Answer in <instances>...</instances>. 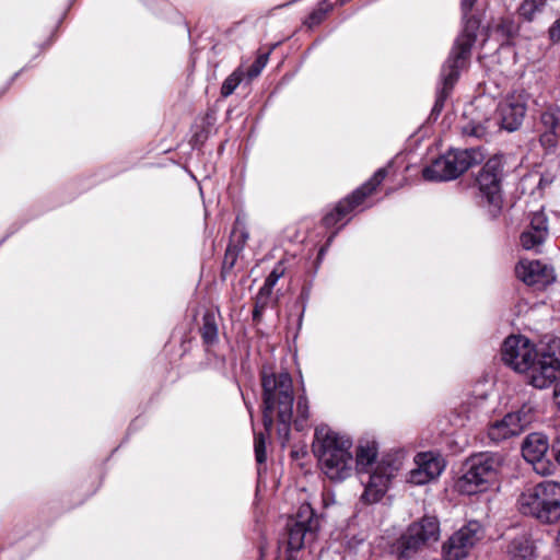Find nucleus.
<instances>
[{"instance_id":"obj_12","label":"nucleus","mask_w":560,"mask_h":560,"mask_svg":"<svg viewBox=\"0 0 560 560\" xmlns=\"http://www.w3.org/2000/svg\"><path fill=\"white\" fill-rule=\"evenodd\" d=\"M560 372V358L555 353L542 352L530 363L527 374L529 383L536 388H546L555 382Z\"/></svg>"},{"instance_id":"obj_14","label":"nucleus","mask_w":560,"mask_h":560,"mask_svg":"<svg viewBox=\"0 0 560 560\" xmlns=\"http://www.w3.org/2000/svg\"><path fill=\"white\" fill-rule=\"evenodd\" d=\"M416 468L411 469L408 481L421 486L436 479L445 468L443 458L433 452L419 453L415 457Z\"/></svg>"},{"instance_id":"obj_17","label":"nucleus","mask_w":560,"mask_h":560,"mask_svg":"<svg viewBox=\"0 0 560 560\" xmlns=\"http://www.w3.org/2000/svg\"><path fill=\"white\" fill-rule=\"evenodd\" d=\"M397 467L392 465H378L376 469L369 475L365 483L364 492L362 493V501L365 503L378 502L388 489L392 478L397 471Z\"/></svg>"},{"instance_id":"obj_15","label":"nucleus","mask_w":560,"mask_h":560,"mask_svg":"<svg viewBox=\"0 0 560 560\" xmlns=\"http://www.w3.org/2000/svg\"><path fill=\"white\" fill-rule=\"evenodd\" d=\"M516 276L527 285L544 289L555 280L552 268L539 260H521L515 267Z\"/></svg>"},{"instance_id":"obj_10","label":"nucleus","mask_w":560,"mask_h":560,"mask_svg":"<svg viewBox=\"0 0 560 560\" xmlns=\"http://www.w3.org/2000/svg\"><path fill=\"white\" fill-rule=\"evenodd\" d=\"M501 355L506 365L516 372L523 373L529 369L538 353L528 338L510 336L503 342Z\"/></svg>"},{"instance_id":"obj_16","label":"nucleus","mask_w":560,"mask_h":560,"mask_svg":"<svg viewBox=\"0 0 560 560\" xmlns=\"http://www.w3.org/2000/svg\"><path fill=\"white\" fill-rule=\"evenodd\" d=\"M549 236L548 219L544 211H536L530 215L528 226L520 236L521 245L526 250L540 253L541 247Z\"/></svg>"},{"instance_id":"obj_1","label":"nucleus","mask_w":560,"mask_h":560,"mask_svg":"<svg viewBox=\"0 0 560 560\" xmlns=\"http://www.w3.org/2000/svg\"><path fill=\"white\" fill-rule=\"evenodd\" d=\"M262 387V422L267 434H270L275 421L278 422V436L282 444L290 439V427L293 422L298 431L307 428L310 418L308 400L301 395L298 398L295 418L293 419L294 390L292 377L288 372L275 373L261 371Z\"/></svg>"},{"instance_id":"obj_30","label":"nucleus","mask_w":560,"mask_h":560,"mask_svg":"<svg viewBox=\"0 0 560 560\" xmlns=\"http://www.w3.org/2000/svg\"><path fill=\"white\" fill-rule=\"evenodd\" d=\"M511 413L517 417L520 420L521 429L523 431L534 420L535 417V410L530 404H524L520 410Z\"/></svg>"},{"instance_id":"obj_27","label":"nucleus","mask_w":560,"mask_h":560,"mask_svg":"<svg viewBox=\"0 0 560 560\" xmlns=\"http://www.w3.org/2000/svg\"><path fill=\"white\" fill-rule=\"evenodd\" d=\"M244 77V73L241 68H237L234 72H232L223 82L221 86V95L223 97H228L236 90L240 85Z\"/></svg>"},{"instance_id":"obj_6","label":"nucleus","mask_w":560,"mask_h":560,"mask_svg":"<svg viewBox=\"0 0 560 560\" xmlns=\"http://www.w3.org/2000/svg\"><path fill=\"white\" fill-rule=\"evenodd\" d=\"M502 158L494 155L485 163L477 177L481 202L489 208V212L494 217L500 212L502 206Z\"/></svg>"},{"instance_id":"obj_25","label":"nucleus","mask_w":560,"mask_h":560,"mask_svg":"<svg viewBox=\"0 0 560 560\" xmlns=\"http://www.w3.org/2000/svg\"><path fill=\"white\" fill-rule=\"evenodd\" d=\"M200 334L205 343L214 345L218 342V325L213 313L207 312L203 315Z\"/></svg>"},{"instance_id":"obj_9","label":"nucleus","mask_w":560,"mask_h":560,"mask_svg":"<svg viewBox=\"0 0 560 560\" xmlns=\"http://www.w3.org/2000/svg\"><path fill=\"white\" fill-rule=\"evenodd\" d=\"M386 174V168H380L375 172L370 180L354 190L351 196L340 201L331 212L324 217L323 222L325 226L331 228L345 219L355 207L361 205L363 200L376 189V187L385 179Z\"/></svg>"},{"instance_id":"obj_23","label":"nucleus","mask_w":560,"mask_h":560,"mask_svg":"<svg viewBox=\"0 0 560 560\" xmlns=\"http://www.w3.org/2000/svg\"><path fill=\"white\" fill-rule=\"evenodd\" d=\"M377 457V445L374 441H360L357 447L354 467L358 471L368 470Z\"/></svg>"},{"instance_id":"obj_32","label":"nucleus","mask_w":560,"mask_h":560,"mask_svg":"<svg viewBox=\"0 0 560 560\" xmlns=\"http://www.w3.org/2000/svg\"><path fill=\"white\" fill-rule=\"evenodd\" d=\"M268 57L267 55H260L257 57V59L253 62V65L247 70V77L249 79H254L260 74L262 69L265 68L267 63Z\"/></svg>"},{"instance_id":"obj_36","label":"nucleus","mask_w":560,"mask_h":560,"mask_svg":"<svg viewBox=\"0 0 560 560\" xmlns=\"http://www.w3.org/2000/svg\"><path fill=\"white\" fill-rule=\"evenodd\" d=\"M552 452H553V455H555V458L556 460L558 462V464L560 465V436L557 438L555 441H553V444H552Z\"/></svg>"},{"instance_id":"obj_21","label":"nucleus","mask_w":560,"mask_h":560,"mask_svg":"<svg viewBox=\"0 0 560 560\" xmlns=\"http://www.w3.org/2000/svg\"><path fill=\"white\" fill-rule=\"evenodd\" d=\"M447 173H453V167L448 153L446 152L435 159L430 165L425 166L422 171V176L425 180L430 182H446L455 179V175H448Z\"/></svg>"},{"instance_id":"obj_19","label":"nucleus","mask_w":560,"mask_h":560,"mask_svg":"<svg viewBox=\"0 0 560 560\" xmlns=\"http://www.w3.org/2000/svg\"><path fill=\"white\" fill-rule=\"evenodd\" d=\"M509 560H536L537 548L527 533H522L512 538L506 546Z\"/></svg>"},{"instance_id":"obj_20","label":"nucleus","mask_w":560,"mask_h":560,"mask_svg":"<svg viewBox=\"0 0 560 560\" xmlns=\"http://www.w3.org/2000/svg\"><path fill=\"white\" fill-rule=\"evenodd\" d=\"M523 432L520 420L511 412L505 415L501 420L489 425L488 436L493 442H501L509 438L518 435Z\"/></svg>"},{"instance_id":"obj_13","label":"nucleus","mask_w":560,"mask_h":560,"mask_svg":"<svg viewBox=\"0 0 560 560\" xmlns=\"http://www.w3.org/2000/svg\"><path fill=\"white\" fill-rule=\"evenodd\" d=\"M548 448V440L541 433H532L527 435L523 442V457L533 465L534 470L539 475H548L551 472V464L546 458Z\"/></svg>"},{"instance_id":"obj_5","label":"nucleus","mask_w":560,"mask_h":560,"mask_svg":"<svg viewBox=\"0 0 560 560\" xmlns=\"http://www.w3.org/2000/svg\"><path fill=\"white\" fill-rule=\"evenodd\" d=\"M501 466V456L481 453L469 458L466 472L457 480L456 488L463 494L483 491L493 481Z\"/></svg>"},{"instance_id":"obj_29","label":"nucleus","mask_w":560,"mask_h":560,"mask_svg":"<svg viewBox=\"0 0 560 560\" xmlns=\"http://www.w3.org/2000/svg\"><path fill=\"white\" fill-rule=\"evenodd\" d=\"M545 4V0H524L520 7V14L528 21H532L535 13Z\"/></svg>"},{"instance_id":"obj_11","label":"nucleus","mask_w":560,"mask_h":560,"mask_svg":"<svg viewBox=\"0 0 560 560\" xmlns=\"http://www.w3.org/2000/svg\"><path fill=\"white\" fill-rule=\"evenodd\" d=\"M527 98L524 92H513L500 102L497 113L502 128L508 131L520 128L526 114Z\"/></svg>"},{"instance_id":"obj_18","label":"nucleus","mask_w":560,"mask_h":560,"mask_svg":"<svg viewBox=\"0 0 560 560\" xmlns=\"http://www.w3.org/2000/svg\"><path fill=\"white\" fill-rule=\"evenodd\" d=\"M450 160L452 162L453 173L448 175H455V178L459 177L471 166L479 164L483 161L485 154L480 148L470 149H451L447 151Z\"/></svg>"},{"instance_id":"obj_24","label":"nucleus","mask_w":560,"mask_h":560,"mask_svg":"<svg viewBox=\"0 0 560 560\" xmlns=\"http://www.w3.org/2000/svg\"><path fill=\"white\" fill-rule=\"evenodd\" d=\"M411 527H417V535L419 538H422V542H434L439 539L440 536V524L436 517L434 516H424L419 522H416L410 525Z\"/></svg>"},{"instance_id":"obj_3","label":"nucleus","mask_w":560,"mask_h":560,"mask_svg":"<svg viewBox=\"0 0 560 560\" xmlns=\"http://www.w3.org/2000/svg\"><path fill=\"white\" fill-rule=\"evenodd\" d=\"M477 0H460V10L464 19V30L456 38L452 52L444 63L441 72L443 89L438 96L434 110H441L445 97L457 81L459 70L465 66L470 56V50L477 38L479 20L470 15Z\"/></svg>"},{"instance_id":"obj_26","label":"nucleus","mask_w":560,"mask_h":560,"mask_svg":"<svg viewBox=\"0 0 560 560\" xmlns=\"http://www.w3.org/2000/svg\"><path fill=\"white\" fill-rule=\"evenodd\" d=\"M272 291L273 290L268 289L264 285L259 289L255 299V306L253 310V319L255 322H259L261 319L265 310L271 304Z\"/></svg>"},{"instance_id":"obj_2","label":"nucleus","mask_w":560,"mask_h":560,"mask_svg":"<svg viewBox=\"0 0 560 560\" xmlns=\"http://www.w3.org/2000/svg\"><path fill=\"white\" fill-rule=\"evenodd\" d=\"M352 441L327 425L315 429L313 452L322 471L332 481H342L352 475L354 458Z\"/></svg>"},{"instance_id":"obj_37","label":"nucleus","mask_w":560,"mask_h":560,"mask_svg":"<svg viewBox=\"0 0 560 560\" xmlns=\"http://www.w3.org/2000/svg\"><path fill=\"white\" fill-rule=\"evenodd\" d=\"M553 397L557 406L560 408V378L556 383L555 390H553Z\"/></svg>"},{"instance_id":"obj_39","label":"nucleus","mask_w":560,"mask_h":560,"mask_svg":"<svg viewBox=\"0 0 560 560\" xmlns=\"http://www.w3.org/2000/svg\"><path fill=\"white\" fill-rule=\"evenodd\" d=\"M246 238H247V235L246 234H242V245H244V243L246 242Z\"/></svg>"},{"instance_id":"obj_7","label":"nucleus","mask_w":560,"mask_h":560,"mask_svg":"<svg viewBox=\"0 0 560 560\" xmlns=\"http://www.w3.org/2000/svg\"><path fill=\"white\" fill-rule=\"evenodd\" d=\"M287 528L289 549L300 550L306 542L315 539L319 520L310 504H302L295 517L288 523Z\"/></svg>"},{"instance_id":"obj_4","label":"nucleus","mask_w":560,"mask_h":560,"mask_svg":"<svg viewBox=\"0 0 560 560\" xmlns=\"http://www.w3.org/2000/svg\"><path fill=\"white\" fill-rule=\"evenodd\" d=\"M523 515L541 524H553L560 520V483L546 480L527 487L517 499Z\"/></svg>"},{"instance_id":"obj_31","label":"nucleus","mask_w":560,"mask_h":560,"mask_svg":"<svg viewBox=\"0 0 560 560\" xmlns=\"http://www.w3.org/2000/svg\"><path fill=\"white\" fill-rule=\"evenodd\" d=\"M255 456L258 464H262L267 459L266 455V439L264 433L255 434L254 440Z\"/></svg>"},{"instance_id":"obj_28","label":"nucleus","mask_w":560,"mask_h":560,"mask_svg":"<svg viewBox=\"0 0 560 560\" xmlns=\"http://www.w3.org/2000/svg\"><path fill=\"white\" fill-rule=\"evenodd\" d=\"M332 9L331 4L327 1H322L317 8L310 14L306 23L310 27L318 25Z\"/></svg>"},{"instance_id":"obj_35","label":"nucleus","mask_w":560,"mask_h":560,"mask_svg":"<svg viewBox=\"0 0 560 560\" xmlns=\"http://www.w3.org/2000/svg\"><path fill=\"white\" fill-rule=\"evenodd\" d=\"M465 133L476 137V138H482L486 136L487 130L483 126L477 125V126L466 127Z\"/></svg>"},{"instance_id":"obj_22","label":"nucleus","mask_w":560,"mask_h":560,"mask_svg":"<svg viewBox=\"0 0 560 560\" xmlns=\"http://www.w3.org/2000/svg\"><path fill=\"white\" fill-rule=\"evenodd\" d=\"M417 527L409 526L406 533L397 540L395 545L399 558H411L423 545L422 538L417 535Z\"/></svg>"},{"instance_id":"obj_8","label":"nucleus","mask_w":560,"mask_h":560,"mask_svg":"<svg viewBox=\"0 0 560 560\" xmlns=\"http://www.w3.org/2000/svg\"><path fill=\"white\" fill-rule=\"evenodd\" d=\"M485 530L477 521H470L443 545V557L445 560H460L465 558L471 548L482 539Z\"/></svg>"},{"instance_id":"obj_38","label":"nucleus","mask_w":560,"mask_h":560,"mask_svg":"<svg viewBox=\"0 0 560 560\" xmlns=\"http://www.w3.org/2000/svg\"><path fill=\"white\" fill-rule=\"evenodd\" d=\"M555 544H556L557 548L560 549V529L558 530L557 537L555 539Z\"/></svg>"},{"instance_id":"obj_34","label":"nucleus","mask_w":560,"mask_h":560,"mask_svg":"<svg viewBox=\"0 0 560 560\" xmlns=\"http://www.w3.org/2000/svg\"><path fill=\"white\" fill-rule=\"evenodd\" d=\"M549 38L553 43L560 42V19L556 20L548 30Z\"/></svg>"},{"instance_id":"obj_33","label":"nucleus","mask_w":560,"mask_h":560,"mask_svg":"<svg viewBox=\"0 0 560 560\" xmlns=\"http://www.w3.org/2000/svg\"><path fill=\"white\" fill-rule=\"evenodd\" d=\"M284 268L281 265L276 266L269 276L265 279L264 287L273 290L278 280L283 276Z\"/></svg>"}]
</instances>
